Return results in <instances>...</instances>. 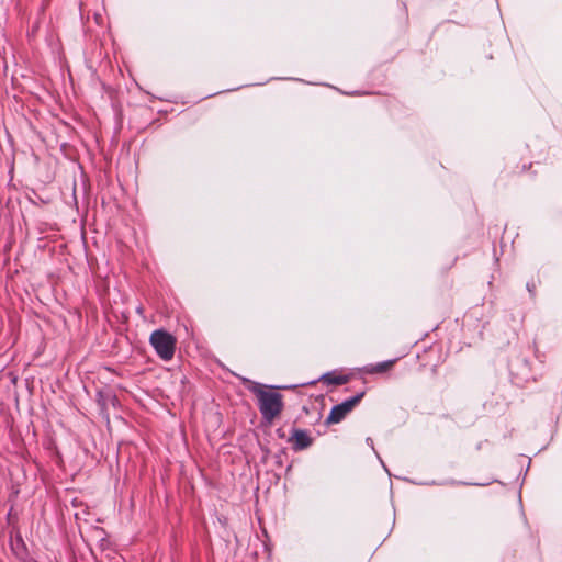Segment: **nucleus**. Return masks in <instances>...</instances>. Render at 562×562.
I'll list each match as a JSON object with an SVG mask.
<instances>
[{"instance_id": "nucleus-2", "label": "nucleus", "mask_w": 562, "mask_h": 562, "mask_svg": "<svg viewBox=\"0 0 562 562\" xmlns=\"http://www.w3.org/2000/svg\"><path fill=\"white\" fill-rule=\"evenodd\" d=\"M149 342L157 356L164 361H170L176 351L177 339L164 329L154 330Z\"/></svg>"}, {"instance_id": "nucleus-1", "label": "nucleus", "mask_w": 562, "mask_h": 562, "mask_svg": "<svg viewBox=\"0 0 562 562\" xmlns=\"http://www.w3.org/2000/svg\"><path fill=\"white\" fill-rule=\"evenodd\" d=\"M243 383L257 397L259 412L267 423H272L283 409V396L273 386L262 385L244 378Z\"/></svg>"}, {"instance_id": "nucleus-4", "label": "nucleus", "mask_w": 562, "mask_h": 562, "mask_svg": "<svg viewBox=\"0 0 562 562\" xmlns=\"http://www.w3.org/2000/svg\"><path fill=\"white\" fill-rule=\"evenodd\" d=\"M291 439L293 440V449L295 451L304 450L312 445V438L307 431L302 429H293Z\"/></svg>"}, {"instance_id": "nucleus-5", "label": "nucleus", "mask_w": 562, "mask_h": 562, "mask_svg": "<svg viewBox=\"0 0 562 562\" xmlns=\"http://www.w3.org/2000/svg\"><path fill=\"white\" fill-rule=\"evenodd\" d=\"M395 359L382 361L375 364H369L363 368V371L368 374H378L389 371L395 363Z\"/></svg>"}, {"instance_id": "nucleus-7", "label": "nucleus", "mask_w": 562, "mask_h": 562, "mask_svg": "<svg viewBox=\"0 0 562 562\" xmlns=\"http://www.w3.org/2000/svg\"><path fill=\"white\" fill-rule=\"evenodd\" d=\"M527 290L533 296L536 293V284L535 282H527Z\"/></svg>"}, {"instance_id": "nucleus-3", "label": "nucleus", "mask_w": 562, "mask_h": 562, "mask_svg": "<svg viewBox=\"0 0 562 562\" xmlns=\"http://www.w3.org/2000/svg\"><path fill=\"white\" fill-rule=\"evenodd\" d=\"M364 396V392H360L356 394L355 396L344 401L340 404L335 405L327 419V424H338L340 423L347 414H349L353 407L361 401V398Z\"/></svg>"}, {"instance_id": "nucleus-6", "label": "nucleus", "mask_w": 562, "mask_h": 562, "mask_svg": "<svg viewBox=\"0 0 562 562\" xmlns=\"http://www.w3.org/2000/svg\"><path fill=\"white\" fill-rule=\"evenodd\" d=\"M322 380L326 382L327 384L333 385H342L347 382V376L345 375H335L333 373H325L322 376Z\"/></svg>"}]
</instances>
